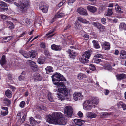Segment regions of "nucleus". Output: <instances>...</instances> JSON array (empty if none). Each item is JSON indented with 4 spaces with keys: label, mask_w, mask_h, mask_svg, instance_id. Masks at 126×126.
<instances>
[{
    "label": "nucleus",
    "mask_w": 126,
    "mask_h": 126,
    "mask_svg": "<svg viewBox=\"0 0 126 126\" xmlns=\"http://www.w3.org/2000/svg\"><path fill=\"white\" fill-rule=\"evenodd\" d=\"M104 67H105V68L106 69L111 70L112 69V67L109 63L106 64Z\"/></svg>",
    "instance_id": "nucleus-46"
},
{
    "label": "nucleus",
    "mask_w": 126,
    "mask_h": 126,
    "mask_svg": "<svg viewBox=\"0 0 126 126\" xmlns=\"http://www.w3.org/2000/svg\"><path fill=\"white\" fill-rule=\"evenodd\" d=\"M77 12L80 15L87 16L88 13L86 9L82 7L78 8L77 9Z\"/></svg>",
    "instance_id": "nucleus-9"
},
{
    "label": "nucleus",
    "mask_w": 126,
    "mask_h": 126,
    "mask_svg": "<svg viewBox=\"0 0 126 126\" xmlns=\"http://www.w3.org/2000/svg\"><path fill=\"white\" fill-rule=\"evenodd\" d=\"M70 48H71V49H69L68 51L69 52V55L70 58L74 59L75 58V57L76 55V53L75 51H74L72 49L74 48L73 46H71Z\"/></svg>",
    "instance_id": "nucleus-10"
},
{
    "label": "nucleus",
    "mask_w": 126,
    "mask_h": 126,
    "mask_svg": "<svg viewBox=\"0 0 126 126\" xmlns=\"http://www.w3.org/2000/svg\"><path fill=\"white\" fill-rule=\"evenodd\" d=\"M64 16V14L63 13H58L55 15L54 18H58L62 17Z\"/></svg>",
    "instance_id": "nucleus-31"
},
{
    "label": "nucleus",
    "mask_w": 126,
    "mask_h": 126,
    "mask_svg": "<svg viewBox=\"0 0 126 126\" xmlns=\"http://www.w3.org/2000/svg\"><path fill=\"white\" fill-rule=\"evenodd\" d=\"M120 55L121 58L126 59V52L124 50H122L120 51Z\"/></svg>",
    "instance_id": "nucleus-23"
},
{
    "label": "nucleus",
    "mask_w": 126,
    "mask_h": 126,
    "mask_svg": "<svg viewBox=\"0 0 126 126\" xmlns=\"http://www.w3.org/2000/svg\"><path fill=\"white\" fill-rule=\"evenodd\" d=\"M92 53V51L91 50L85 51L83 54L81 58L82 63H87L88 61V59L90 57L91 54Z\"/></svg>",
    "instance_id": "nucleus-4"
},
{
    "label": "nucleus",
    "mask_w": 126,
    "mask_h": 126,
    "mask_svg": "<svg viewBox=\"0 0 126 126\" xmlns=\"http://www.w3.org/2000/svg\"><path fill=\"white\" fill-rule=\"evenodd\" d=\"M28 5V2L25 0H23L18 7L19 12L22 13H25L27 11V7Z\"/></svg>",
    "instance_id": "nucleus-3"
},
{
    "label": "nucleus",
    "mask_w": 126,
    "mask_h": 126,
    "mask_svg": "<svg viewBox=\"0 0 126 126\" xmlns=\"http://www.w3.org/2000/svg\"><path fill=\"white\" fill-rule=\"evenodd\" d=\"M101 22L103 24H105L106 23V19L105 18H103L101 19Z\"/></svg>",
    "instance_id": "nucleus-56"
},
{
    "label": "nucleus",
    "mask_w": 126,
    "mask_h": 126,
    "mask_svg": "<svg viewBox=\"0 0 126 126\" xmlns=\"http://www.w3.org/2000/svg\"><path fill=\"white\" fill-rule=\"evenodd\" d=\"M102 47L105 50H109L110 48V44L109 43L105 42H104Z\"/></svg>",
    "instance_id": "nucleus-20"
},
{
    "label": "nucleus",
    "mask_w": 126,
    "mask_h": 126,
    "mask_svg": "<svg viewBox=\"0 0 126 126\" xmlns=\"http://www.w3.org/2000/svg\"><path fill=\"white\" fill-rule=\"evenodd\" d=\"M51 48L55 50H60L61 49V47L60 46L56 45L53 44L51 46Z\"/></svg>",
    "instance_id": "nucleus-18"
},
{
    "label": "nucleus",
    "mask_w": 126,
    "mask_h": 126,
    "mask_svg": "<svg viewBox=\"0 0 126 126\" xmlns=\"http://www.w3.org/2000/svg\"><path fill=\"white\" fill-rule=\"evenodd\" d=\"M83 98L81 93L78 92L74 93L73 94V98L75 101L81 100Z\"/></svg>",
    "instance_id": "nucleus-8"
},
{
    "label": "nucleus",
    "mask_w": 126,
    "mask_h": 126,
    "mask_svg": "<svg viewBox=\"0 0 126 126\" xmlns=\"http://www.w3.org/2000/svg\"><path fill=\"white\" fill-rule=\"evenodd\" d=\"M55 29H53L50 31H49L46 34V35L47 36H48V35H50L53 33V32L55 31Z\"/></svg>",
    "instance_id": "nucleus-49"
},
{
    "label": "nucleus",
    "mask_w": 126,
    "mask_h": 126,
    "mask_svg": "<svg viewBox=\"0 0 126 126\" xmlns=\"http://www.w3.org/2000/svg\"><path fill=\"white\" fill-rule=\"evenodd\" d=\"M21 112H19L17 115V116L18 117L17 118L18 119H20L21 118Z\"/></svg>",
    "instance_id": "nucleus-57"
},
{
    "label": "nucleus",
    "mask_w": 126,
    "mask_h": 126,
    "mask_svg": "<svg viewBox=\"0 0 126 126\" xmlns=\"http://www.w3.org/2000/svg\"><path fill=\"white\" fill-rule=\"evenodd\" d=\"M12 92L8 89L5 92V94L6 96L8 98H11L12 97Z\"/></svg>",
    "instance_id": "nucleus-30"
},
{
    "label": "nucleus",
    "mask_w": 126,
    "mask_h": 126,
    "mask_svg": "<svg viewBox=\"0 0 126 126\" xmlns=\"http://www.w3.org/2000/svg\"><path fill=\"white\" fill-rule=\"evenodd\" d=\"M51 78L54 84L57 85L59 87L58 90H54V91H57L58 97L59 99L61 101L66 99L68 101H70L71 98L70 95L68 96V89L65 87L64 82L61 81H66V79L63 76L59 73H56L53 75Z\"/></svg>",
    "instance_id": "nucleus-1"
},
{
    "label": "nucleus",
    "mask_w": 126,
    "mask_h": 126,
    "mask_svg": "<svg viewBox=\"0 0 126 126\" xmlns=\"http://www.w3.org/2000/svg\"><path fill=\"white\" fill-rule=\"evenodd\" d=\"M115 9L117 12L120 13H123V11L121 10V9L117 4L115 5Z\"/></svg>",
    "instance_id": "nucleus-35"
},
{
    "label": "nucleus",
    "mask_w": 126,
    "mask_h": 126,
    "mask_svg": "<svg viewBox=\"0 0 126 126\" xmlns=\"http://www.w3.org/2000/svg\"><path fill=\"white\" fill-rule=\"evenodd\" d=\"M110 114V113L107 112H103L101 113L100 114V116L102 118H106Z\"/></svg>",
    "instance_id": "nucleus-38"
},
{
    "label": "nucleus",
    "mask_w": 126,
    "mask_h": 126,
    "mask_svg": "<svg viewBox=\"0 0 126 126\" xmlns=\"http://www.w3.org/2000/svg\"><path fill=\"white\" fill-rule=\"evenodd\" d=\"M0 8H1V9L3 11H7L8 9V8L7 5L6 3L1 1L0 4Z\"/></svg>",
    "instance_id": "nucleus-14"
},
{
    "label": "nucleus",
    "mask_w": 126,
    "mask_h": 126,
    "mask_svg": "<svg viewBox=\"0 0 126 126\" xmlns=\"http://www.w3.org/2000/svg\"><path fill=\"white\" fill-rule=\"evenodd\" d=\"M93 24L95 26H96L97 27V28H98V26L100 24L99 23L96 22H93Z\"/></svg>",
    "instance_id": "nucleus-54"
},
{
    "label": "nucleus",
    "mask_w": 126,
    "mask_h": 126,
    "mask_svg": "<svg viewBox=\"0 0 126 126\" xmlns=\"http://www.w3.org/2000/svg\"><path fill=\"white\" fill-rule=\"evenodd\" d=\"M37 54V53L36 51L34 50H31L29 51L28 54V57L32 58H34L35 57Z\"/></svg>",
    "instance_id": "nucleus-13"
},
{
    "label": "nucleus",
    "mask_w": 126,
    "mask_h": 126,
    "mask_svg": "<svg viewBox=\"0 0 126 126\" xmlns=\"http://www.w3.org/2000/svg\"><path fill=\"white\" fill-rule=\"evenodd\" d=\"M4 102L7 104L8 106H9L10 105L11 101L8 98H5L3 100Z\"/></svg>",
    "instance_id": "nucleus-39"
},
{
    "label": "nucleus",
    "mask_w": 126,
    "mask_h": 126,
    "mask_svg": "<svg viewBox=\"0 0 126 126\" xmlns=\"http://www.w3.org/2000/svg\"><path fill=\"white\" fill-rule=\"evenodd\" d=\"M60 112H55L51 115L49 114L46 117V121L50 124H54L56 122L60 125H65L66 121L62 117Z\"/></svg>",
    "instance_id": "nucleus-2"
},
{
    "label": "nucleus",
    "mask_w": 126,
    "mask_h": 126,
    "mask_svg": "<svg viewBox=\"0 0 126 126\" xmlns=\"http://www.w3.org/2000/svg\"><path fill=\"white\" fill-rule=\"evenodd\" d=\"M93 105L90 101L87 100L85 101L83 104L84 109L86 110H91L93 107Z\"/></svg>",
    "instance_id": "nucleus-6"
},
{
    "label": "nucleus",
    "mask_w": 126,
    "mask_h": 126,
    "mask_svg": "<svg viewBox=\"0 0 126 126\" xmlns=\"http://www.w3.org/2000/svg\"><path fill=\"white\" fill-rule=\"evenodd\" d=\"M39 7L40 9L42 10L43 12L46 13L47 12L48 9V5L43 2H41L40 4Z\"/></svg>",
    "instance_id": "nucleus-7"
},
{
    "label": "nucleus",
    "mask_w": 126,
    "mask_h": 126,
    "mask_svg": "<svg viewBox=\"0 0 126 126\" xmlns=\"http://www.w3.org/2000/svg\"><path fill=\"white\" fill-rule=\"evenodd\" d=\"M78 116L80 117H81L83 116V113L80 111H79L78 113Z\"/></svg>",
    "instance_id": "nucleus-59"
},
{
    "label": "nucleus",
    "mask_w": 126,
    "mask_h": 126,
    "mask_svg": "<svg viewBox=\"0 0 126 126\" xmlns=\"http://www.w3.org/2000/svg\"><path fill=\"white\" fill-rule=\"evenodd\" d=\"M83 37L84 38L86 39V40H88L89 38V35L87 34H84V35Z\"/></svg>",
    "instance_id": "nucleus-61"
},
{
    "label": "nucleus",
    "mask_w": 126,
    "mask_h": 126,
    "mask_svg": "<svg viewBox=\"0 0 126 126\" xmlns=\"http://www.w3.org/2000/svg\"><path fill=\"white\" fill-rule=\"evenodd\" d=\"M2 110L1 111V114L3 116H5L8 113V108L6 107H4L2 108Z\"/></svg>",
    "instance_id": "nucleus-15"
},
{
    "label": "nucleus",
    "mask_w": 126,
    "mask_h": 126,
    "mask_svg": "<svg viewBox=\"0 0 126 126\" xmlns=\"http://www.w3.org/2000/svg\"><path fill=\"white\" fill-rule=\"evenodd\" d=\"M1 18L3 19H6L7 18V16L5 15H2L1 16Z\"/></svg>",
    "instance_id": "nucleus-60"
},
{
    "label": "nucleus",
    "mask_w": 126,
    "mask_h": 126,
    "mask_svg": "<svg viewBox=\"0 0 126 126\" xmlns=\"http://www.w3.org/2000/svg\"><path fill=\"white\" fill-rule=\"evenodd\" d=\"M73 112V109L71 106H66L65 108L64 113L65 116L67 117H70L72 115Z\"/></svg>",
    "instance_id": "nucleus-5"
},
{
    "label": "nucleus",
    "mask_w": 126,
    "mask_h": 126,
    "mask_svg": "<svg viewBox=\"0 0 126 126\" xmlns=\"http://www.w3.org/2000/svg\"><path fill=\"white\" fill-rule=\"evenodd\" d=\"M89 68L90 70L92 71H94L95 69V66L93 64H91L90 65Z\"/></svg>",
    "instance_id": "nucleus-48"
},
{
    "label": "nucleus",
    "mask_w": 126,
    "mask_h": 126,
    "mask_svg": "<svg viewBox=\"0 0 126 126\" xmlns=\"http://www.w3.org/2000/svg\"><path fill=\"white\" fill-rule=\"evenodd\" d=\"M29 121L30 122V123L32 126H34L36 124V121L33 117H31V118H30L29 119Z\"/></svg>",
    "instance_id": "nucleus-33"
},
{
    "label": "nucleus",
    "mask_w": 126,
    "mask_h": 126,
    "mask_svg": "<svg viewBox=\"0 0 126 126\" xmlns=\"http://www.w3.org/2000/svg\"><path fill=\"white\" fill-rule=\"evenodd\" d=\"M25 76V75H20L18 78V79L19 81H23L24 79Z\"/></svg>",
    "instance_id": "nucleus-47"
},
{
    "label": "nucleus",
    "mask_w": 126,
    "mask_h": 126,
    "mask_svg": "<svg viewBox=\"0 0 126 126\" xmlns=\"http://www.w3.org/2000/svg\"><path fill=\"white\" fill-rule=\"evenodd\" d=\"M7 75L8 79L10 80H11L12 79V77L11 75L9 73Z\"/></svg>",
    "instance_id": "nucleus-63"
},
{
    "label": "nucleus",
    "mask_w": 126,
    "mask_h": 126,
    "mask_svg": "<svg viewBox=\"0 0 126 126\" xmlns=\"http://www.w3.org/2000/svg\"><path fill=\"white\" fill-rule=\"evenodd\" d=\"M117 79L119 80L125 79L126 78V75L124 74H118L116 76Z\"/></svg>",
    "instance_id": "nucleus-17"
},
{
    "label": "nucleus",
    "mask_w": 126,
    "mask_h": 126,
    "mask_svg": "<svg viewBox=\"0 0 126 126\" xmlns=\"http://www.w3.org/2000/svg\"><path fill=\"white\" fill-rule=\"evenodd\" d=\"M119 28L121 30H126V24L124 23H121L119 26Z\"/></svg>",
    "instance_id": "nucleus-29"
},
{
    "label": "nucleus",
    "mask_w": 126,
    "mask_h": 126,
    "mask_svg": "<svg viewBox=\"0 0 126 126\" xmlns=\"http://www.w3.org/2000/svg\"><path fill=\"white\" fill-rule=\"evenodd\" d=\"M93 61H94V62L95 63H98L102 62V61L101 59H99L97 57H95L94 56Z\"/></svg>",
    "instance_id": "nucleus-40"
},
{
    "label": "nucleus",
    "mask_w": 126,
    "mask_h": 126,
    "mask_svg": "<svg viewBox=\"0 0 126 126\" xmlns=\"http://www.w3.org/2000/svg\"><path fill=\"white\" fill-rule=\"evenodd\" d=\"M97 28L99 30V32H98L99 33H100L101 32H103L105 29L104 27L101 24L99 26H98Z\"/></svg>",
    "instance_id": "nucleus-25"
},
{
    "label": "nucleus",
    "mask_w": 126,
    "mask_h": 126,
    "mask_svg": "<svg viewBox=\"0 0 126 126\" xmlns=\"http://www.w3.org/2000/svg\"><path fill=\"white\" fill-rule=\"evenodd\" d=\"M91 103L92 105L96 104L98 103V100L96 98L93 97L92 98Z\"/></svg>",
    "instance_id": "nucleus-36"
},
{
    "label": "nucleus",
    "mask_w": 126,
    "mask_h": 126,
    "mask_svg": "<svg viewBox=\"0 0 126 126\" xmlns=\"http://www.w3.org/2000/svg\"><path fill=\"white\" fill-rule=\"evenodd\" d=\"M19 52L24 56L25 57L28 58L29 54L27 53V52L25 51L21 50L19 51Z\"/></svg>",
    "instance_id": "nucleus-28"
},
{
    "label": "nucleus",
    "mask_w": 126,
    "mask_h": 126,
    "mask_svg": "<svg viewBox=\"0 0 126 126\" xmlns=\"http://www.w3.org/2000/svg\"><path fill=\"white\" fill-rule=\"evenodd\" d=\"M77 18L78 20L83 23H87L89 25L90 24V23L89 21H87L85 19L82 18L80 17H78Z\"/></svg>",
    "instance_id": "nucleus-21"
},
{
    "label": "nucleus",
    "mask_w": 126,
    "mask_h": 126,
    "mask_svg": "<svg viewBox=\"0 0 126 126\" xmlns=\"http://www.w3.org/2000/svg\"><path fill=\"white\" fill-rule=\"evenodd\" d=\"M109 91L108 90L106 89L105 90V95H107L109 93Z\"/></svg>",
    "instance_id": "nucleus-64"
},
{
    "label": "nucleus",
    "mask_w": 126,
    "mask_h": 126,
    "mask_svg": "<svg viewBox=\"0 0 126 126\" xmlns=\"http://www.w3.org/2000/svg\"><path fill=\"white\" fill-rule=\"evenodd\" d=\"M92 43L93 44L94 46L96 48H100V46L98 44L97 41L94 40H93L92 41Z\"/></svg>",
    "instance_id": "nucleus-34"
},
{
    "label": "nucleus",
    "mask_w": 126,
    "mask_h": 126,
    "mask_svg": "<svg viewBox=\"0 0 126 126\" xmlns=\"http://www.w3.org/2000/svg\"><path fill=\"white\" fill-rule=\"evenodd\" d=\"M86 77L87 76L85 74L81 73H79L77 76V79H83V78Z\"/></svg>",
    "instance_id": "nucleus-22"
},
{
    "label": "nucleus",
    "mask_w": 126,
    "mask_h": 126,
    "mask_svg": "<svg viewBox=\"0 0 126 126\" xmlns=\"http://www.w3.org/2000/svg\"><path fill=\"white\" fill-rule=\"evenodd\" d=\"M23 23L27 26L30 24L31 22L30 19L26 18H24L22 20Z\"/></svg>",
    "instance_id": "nucleus-24"
},
{
    "label": "nucleus",
    "mask_w": 126,
    "mask_h": 126,
    "mask_svg": "<svg viewBox=\"0 0 126 126\" xmlns=\"http://www.w3.org/2000/svg\"><path fill=\"white\" fill-rule=\"evenodd\" d=\"M74 121L75 124L79 126H82L85 123L84 121L78 119H75Z\"/></svg>",
    "instance_id": "nucleus-12"
},
{
    "label": "nucleus",
    "mask_w": 126,
    "mask_h": 126,
    "mask_svg": "<svg viewBox=\"0 0 126 126\" xmlns=\"http://www.w3.org/2000/svg\"><path fill=\"white\" fill-rule=\"evenodd\" d=\"M79 25L80 24L78 22V21H76L75 23V28L76 29L79 30Z\"/></svg>",
    "instance_id": "nucleus-42"
},
{
    "label": "nucleus",
    "mask_w": 126,
    "mask_h": 126,
    "mask_svg": "<svg viewBox=\"0 0 126 126\" xmlns=\"http://www.w3.org/2000/svg\"><path fill=\"white\" fill-rule=\"evenodd\" d=\"M95 57H96L98 58H102V55L99 54H97L95 55L94 56Z\"/></svg>",
    "instance_id": "nucleus-53"
},
{
    "label": "nucleus",
    "mask_w": 126,
    "mask_h": 126,
    "mask_svg": "<svg viewBox=\"0 0 126 126\" xmlns=\"http://www.w3.org/2000/svg\"><path fill=\"white\" fill-rule=\"evenodd\" d=\"M34 78L37 80H41L42 79V77L39 73H35L34 75Z\"/></svg>",
    "instance_id": "nucleus-16"
},
{
    "label": "nucleus",
    "mask_w": 126,
    "mask_h": 126,
    "mask_svg": "<svg viewBox=\"0 0 126 126\" xmlns=\"http://www.w3.org/2000/svg\"><path fill=\"white\" fill-rule=\"evenodd\" d=\"M44 53L45 55L48 56L49 55V53L47 50L46 49L44 50Z\"/></svg>",
    "instance_id": "nucleus-52"
},
{
    "label": "nucleus",
    "mask_w": 126,
    "mask_h": 126,
    "mask_svg": "<svg viewBox=\"0 0 126 126\" xmlns=\"http://www.w3.org/2000/svg\"><path fill=\"white\" fill-rule=\"evenodd\" d=\"M47 97L48 100L50 101L53 102L54 101V98L53 95L50 93H49L47 95Z\"/></svg>",
    "instance_id": "nucleus-32"
},
{
    "label": "nucleus",
    "mask_w": 126,
    "mask_h": 126,
    "mask_svg": "<svg viewBox=\"0 0 126 126\" xmlns=\"http://www.w3.org/2000/svg\"><path fill=\"white\" fill-rule=\"evenodd\" d=\"M87 9L90 12L94 13L96 12L97 9L95 7L91 5H88L87 7Z\"/></svg>",
    "instance_id": "nucleus-11"
},
{
    "label": "nucleus",
    "mask_w": 126,
    "mask_h": 126,
    "mask_svg": "<svg viewBox=\"0 0 126 126\" xmlns=\"http://www.w3.org/2000/svg\"><path fill=\"white\" fill-rule=\"evenodd\" d=\"M47 74H48L49 73L52 72V67L48 66L45 68Z\"/></svg>",
    "instance_id": "nucleus-37"
},
{
    "label": "nucleus",
    "mask_w": 126,
    "mask_h": 126,
    "mask_svg": "<svg viewBox=\"0 0 126 126\" xmlns=\"http://www.w3.org/2000/svg\"><path fill=\"white\" fill-rule=\"evenodd\" d=\"M39 108L40 110H45L46 109V107L45 106L43 105H41L39 106Z\"/></svg>",
    "instance_id": "nucleus-55"
},
{
    "label": "nucleus",
    "mask_w": 126,
    "mask_h": 126,
    "mask_svg": "<svg viewBox=\"0 0 126 126\" xmlns=\"http://www.w3.org/2000/svg\"><path fill=\"white\" fill-rule=\"evenodd\" d=\"M30 66L31 67L32 70L33 71H37L38 69V66L35 64H33V63H31Z\"/></svg>",
    "instance_id": "nucleus-26"
},
{
    "label": "nucleus",
    "mask_w": 126,
    "mask_h": 126,
    "mask_svg": "<svg viewBox=\"0 0 126 126\" xmlns=\"http://www.w3.org/2000/svg\"><path fill=\"white\" fill-rule=\"evenodd\" d=\"M119 104L123 108V110H125L126 109V105L123 103L122 101H120L119 103Z\"/></svg>",
    "instance_id": "nucleus-41"
},
{
    "label": "nucleus",
    "mask_w": 126,
    "mask_h": 126,
    "mask_svg": "<svg viewBox=\"0 0 126 126\" xmlns=\"http://www.w3.org/2000/svg\"><path fill=\"white\" fill-rule=\"evenodd\" d=\"M86 115L88 118H92L95 117L97 115L94 113L89 112L87 113Z\"/></svg>",
    "instance_id": "nucleus-19"
},
{
    "label": "nucleus",
    "mask_w": 126,
    "mask_h": 126,
    "mask_svg": "<svg viewBox=\"0 0 126 126\" xmlns=\"http://www.w3.org/2000/svg\"><path fill=\"white\" fill-rule=\"evenodd\" d=\"M12 38L11 36H8L3 38L2 40V43H4L8 42Z\"/></svg>",
    "instance_id": "nucleus-27"
},
{
    "label": "nucleus",
    "mask_w": 126,
    "mask_h": 126,
    "mask_svg": "<svg viewBox=\"0 0 126 126\" xmlns=\"http://www.w3.org/2000/svg\"><path fill=\"white\" fill-rule=\"evenodd\" d=\"M76 0H69L68 2V4L69 5H72V4L75 2Z\"/></svg>",
    "instance_id": "nucleus-50"
},
{
    "label": "nucleus",
    "mask_w": 126,
    "mask_h": 126,
    "mask_svg": "<svg viewBox=\"0 0 126 126\" xmlns=\"http://www.w3.org/2000/svg\"><path fill=\"white\" fill-rule=\"evenodd\" d=\"M6 62L5 59V56L3 55L1 57V59L0 61V63H5Z\"/></svg>",
    "instance_id": "nucleus-44"
},
{
    "label": "nucleus",
    "mask_w": 126,
    "mask_h": 126,
    "mask_svg": "<svg viewBox=\"0 0 126 126\" xmlns=\"http://www.w3.org/2000/svg\"><path fill=\"white\" fill-rule=\"evenodd\" d=\"M41 47L42 48H45L46 47L45 43L44 42L41 43L40 44Z\"/></svg>",
    "instance_id": "nucleus-58"
},
{
    "label": "nucleus",
    "mask_w": 126,
    "mask_h": 126,
    "mask_svg": "<svg viewBox=\"0 0 126 126\" xmlns=\"http://www.w3.org/2000/svg\"><path fill=\"white\" fill-rule=\"evenodd\" d=\"M45 61V59L44 58H40L38 59V63H43Z\"/></svg>",
    "instance_id": "nucleus-45"
},
{
    "label": "nucleus",
    "mask_w": 126,
    "mask_h": 126,
    "mask_svg": "<svg viewBox=\"0 0 126 126\" xmlns=\"http://www.w3.org/2000/svg\"><path fill=\"white\" fill-rule=\"evenodd\" d=\"M112 8L109 9L107 13L106 14V16H110L112 15Z\"/></svg>",
    "instance_id": "nucleus-43"
},
{
    "label": "nucleus",
    "mask_w": 126,
    "mask_h": 126,
    "mask_svg": "<svg viewBox=\"0 0 126 126\" xmlns=\"http://www.w3.org/2000/svg\"><path fill=\"white\" fill-rule=\"evenodd\" d=\"M25 114H24L23 115V117L22 118L21 121L22 123H23L25 120Z\"/></svg>",
    "instance_id": "nucleus-62"
},
{
    "label": "nucleus",
    "mask_w": 126,
    "mask_h": 126,
    "mask_svg": "<svg viewBox=\"0 0 126 126\" xmlns=\"http://www.w3.org/2000/svg\"><path fill=\"white\" fill-rule=\"evenodd\" d=\"M25 104V102L24 101H22L20 102L19 106L21 108H23L24 107V105Z\"/></svg>",
    "instance_id": "nucleus-51"
}]
</instances>
